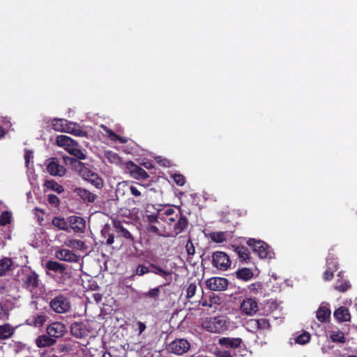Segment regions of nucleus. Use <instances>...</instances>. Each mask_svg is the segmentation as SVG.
Returning a JSON list of instances; mask_svg holds the SVG:
<instances>
[{
    "instance_id": "35",
    "label": "nucleus",
    "mask_w": 357,
    "mask_h": 357,
    "mask_svg": "<svg viewBox=\"0 0 357 357\" xmlns=\"http://www.w3.org/2000/svg\"><path fill=\"white\" fill-rule=\"evenodd\" d=\"M228 234L224 231H215L210 234L211 240L215 243H222L227 238Z\"/></svg>"
},
{
    "instance_id": "19",
    "label": "nucleus",
    "mask_w": 357,
    "mask_h": 357,
    "mask_svg": "<svg viewBox=\"0 0 357 357\" xmlns=\"http://www.w3.org/2000/svg\"><path fill=\"white\" fill-rule=\"evenodd\" d=\"M15 268V262L8 257L0 259V276H5L11 273Z\"/></svg>"
},
{
    "instance_id": "47",
    "label": "nucleus",
    "mask_w": 357,
    "mask_h": 357,
    "mask_svg": "<svg viewBox=\"0 0 357 357\" xmlns=\"http://www.w3.org/2000/svg\"><path fill=\"white\" fill-rule=\"evenodd\" d=\"M174 181L180 186H183L185 183V177L180 174H174L172 175Z\"/></svg>"
},
{
    "instance_id": "44",
    "label": "nucleus",
    "mask_w": 357,
    "mask_h": 357,
    "mask_svg": "<svg viewBox=\"0 0 357 357\" xmlns=\"http://www.w3.org/2000/svg\"><path fill=\"white\" fill-rule=\"evenodd\" d=\"M257 328L261 330L269 329L271 327V324L266 319L262 318L255 321Z\"/></svg>"
},
{
    "instance_id": "38",
    "label": "nucleus",
    "mask_w": 357,
    "mask_h": 357,
    "mask_svg": "<svg viewBox=\"0 0 357 357\" xmlns=\"http://www.w3.org/2000/svg\"><path fill=\"white\" fill-rule=\"evenodd\" d=\"M114 227L116 228V232L121 234L122 236L127 239L132 240V236L131 234L126 229L124 228L120 222H114Z\"/></svg>"
},
{
    "instance_id": "52",
    "label": "nucleus",
    "mask_w": 357,
    "mask_h": 357,
    "mask_svg": "<svg viewBox=\"0 0 357 357\" xmlns=\"http://www.w3.org/2000/svg\"><path fill=\"white\" fill-rule=\"evenodd\" d=\"M185 249L188 255H194L195 252V247L190 241H188L185 245Z\"/></svg>"
},
{
    "instance_id": "34",
    "label": "nucleus",
    "mask_w": 357,
    "mask_h": 357,
    "mask_svg": "<svg viewBox=\"0 0 357 357\" xmlns=\"http://www.w3.org/2000/svg\"><path fill=\"white\" fill-rule=\"evenodd\" d=\"M102 128L105 130L108 135V137L114 142L119 141L122 144H125L128 142V138L121 137L115 134L112 130L108 129L106 126H102Z\"/></svg>"
},
{
    "instance_id": "16",
    "label": "nucleus",
    "mask_w": 357,
    "mask_h": 357,
    "mask_svg": "<svg viewBox=\"0 0 357 357\" xmlns=\"http://www.w3.org/2000/svg\"><path fill=\"white\" fill-rule=\"evenodd\" d=\"M47 334L53 338L61 337L66 332V326L61 322H54L47 328Z\"/></svg>"
},
{
    "instance_id": "29",
    "label": "nucleus",
    "mask_w": 357,
    "mask_h": 357,
    "mask_svg": "<svg viewBox=\"0 0 357 357\" xmlns=\"http://www.w3.org/2000/svg\"><path fill=\"white\" fill-rule=\"evenodd\" d=\"M237 278L244 281H248L253 278L252 271L248 268H242L236 272Z\"/></svg>"
},
{
    "instance_id": "10",
    "label": "nucleus",
    "mask_w": 357,
    "mask_h": 357,
    "mask_svg": "<svg viewBox=\"0 0 357 357\" xmlns=\"http://www.w3.org/2000/svg\"><path fill=\"white\" fill-rule=\"evenodd\" d=\"M164 221L169 225H171L175 221H177V222L174 225V233L175 235H177L183 231L188 225V220L186 218L181 215L178 216V214L166 217L164 218Z\"/></svg>"
},
{
    "instance_id": "62",
    "label": "nucleus",
    "mask_w": 357,
    "mask_h": 357,
    "mask_svg": "<svg viewBox=\"0 0 357 357\" xmlns=\"http://www.w3.org/2000/svg\"><path fill=\"white\" fill-rule=\"evenodd\" d=\"M102 357H112V356L109 352H104Z\"/></svg>"
},
{
    "instance_id": "2",
    "label": "nucleus",
    "mask_w": 357,
    "mask_h": 357,
    "mask_svg": "<svg viewBox=\"0 0 357 357\" xmlns=\"http://www.w3.org/2000/svg\"><path fill=\"white\" fill-rule=\"evenodd\" d=\"M45 268L47 274L54 278L59 283H65L70 277L66 266L57 261H48L45 264Z\"/></svg>"
},
{
    "instance_id": "11",
    "label": "nucleus",
    "mask_w": 357,
    "mask_h": 357,
    "mask_svg": "<svg viewBox=\"0 0 357 357\" xmlns=\"http://www.w3.org/2000/svg\"><path fill=\"white\" fill-rule=\"evenodd\" d=\"M213 264L220 270L226 271L229 268L231 261L225 252L217 251L213 254Z\"/></svg>"
},
{
    "instance_id": "41",
    "label": "nucleus",
    "mask_w": 357,
    "mask_h": 357,
    "mask_svg": "<svg viewBox=\"0 0 357 357\" xmlns=\"http://www.w3.org/2000/svg\"><path fill=\"white\" fill-rule=\"evenodd\" d=\"M151 266L153 268V270H151V272H152L156 275H160L162 278H165L167 276L171 275V272L165 271L158 266H156L155 264H151Z\"/></svg>"
},
{
    "instance_id": "46",
    "label": "nucleus",
    "mask_w": 357,
    "mask_h": 357,
    "mask_svg": "<svg viewBox=\"0 0 357 357\" xmlns=\"http://www.w3.org/2000/svg\"><path fill=\"white\" fill-rule=\"evenodd\" d=\"M11 213L8 211L3 212L0 216V225H6L10 222Z\"/></svg>"
},
{
    "instance_id": "53",
    "label": "nucleus",
    "mask_w": 357,
    "mask_h": 357,
    "mask_svg": "<svg viewBox=\"0 0 357 357\" xmlns=\"http://www.w3.org/2000/svg\"><path fill=\"white\" fill-rule=\"evenodd\" d=\"M24 159L26 166L29 167V163L30 162L31 160L33 159V152L31 151H26L24 154Z\"/></svg>"
},
{
    "instance_id": "40",
    "label": "nucleus",
    "mask_w": 357,
    "mask_h": 357,
    "mask_svg": "<svg viewBox=\"0 0 357 357\" xmlns=\"http://www.w3.org/2000/svg\"><path fill=\"white\" fill-rule=\"evenodd\" d=\"M351 285L348 280H338L335 286V289L339 291L344 292L350 288Z\"/></svg>"
},
{
    "instance_id": "42",
    "label": "nucleus",
    "mask_w": 357,
    "mask_h": 357,
    "mask_svg": "<svg viewBox=\"0 0 357 357\" xmlns=\"http://www.w3.org/2000/svg\"><path fill=\"white\" fill-rule=\"evenodd\" d=\"M248 289L252 294L257 295L262 293L263 287L260 282H255L248 286Z\"/></svg>"
},
{
    "instance_id": "28",
    "label": "nucleus",
    "mask_w": 357,
    "mask_h": 357,
    "mask_svg": "<svg viewBox=\"0 0 357 357\" xmlns=\"http://www.w3.org/2000/svg\"><path fill=\"white\" fill-rule=\"evenodd\" d=\"M105 160L109 163L114 164L116 165H119L122 163L121 158L119 155L112 151H106L104 153Z\"/></svg>"
},
{
    "instance_id": "59",
    "label": "nucleus",
    "mask_w": 357,
    "mask_h": 357,
    "mask_svg": "<svg viewBox=\"0 0 357 357\" xmlns=\"http://www.w3.org/2000/svg\"><path fill=\"white\" fill-rule=\"evenodd\" d=\"M93 298L97 303H98L99 301H101L102 296L100 294H94Z\"/></svg>"
},
{
    "instance_id": "24",
    "label": "nucleus",
    "mask_w": 357,
    "mask_h": 357,
    "mask_svg": "<svg viewBox=\"0 0 357 357\" xmlns=\"http://www.w3.org/2000/svg\"><path fill=\"white\" fill-rule=\"evenodd\" d=\"M333 315L339 322L349 321L351 315L349 310L345 307H340L334 311Z\"/></svg>"
},
{
    "instance_id": "31",
    "label": "nucleus",
    "mask_w": 357,
    "mask_h": 357,
    "mask_svg": "<svg viewBox=\"0 0 357 357\" xmlns=\"http://www.w3.org/2000/svg\"><path fill=\"white\" fill-rule=\"evenodd\" d=\"M52 225L61 230L67 231L68 229V222L63 218L54 217L52 219Z\"/></svg>"
},
{
    "instance_id": "26",
    "label": "nucleus",
    "mask_w": 357,
    "mask_h": 357,
    "mask_svg": "<svg viewBox=\"0 0 357 357\" xmlns=\"http://www.w3.org/2000/svg\"><path fill=\"white\" fill-rule=\"evenodd\" d=\"M75 192L79 196L84 202H93L96 198V195L89 190L84 188H77Z\"/></svg>"
},
{
    "instance_id": "45",
    "label": "nucleus",
    "mask_w": 357,
    "mask_h": 357,
    "mask_svg": "<svg viewBox=\"0 0 357 357\" xmlns=\"http://www.w3.org/2000/svg\"><path fill=\"white\" fill-rule=\"evenodd\" d=\"M197 291V285L195 283H191L188 285L186 289V298L188 299L192 298L196 293Z\"/></svg>"
},
{
    "instance_id": "33",
    "label": "nucleus",
    "mask_w": 357,
    "mask_h": 357,
    "mask_svg": "<svg viewBox=\"0 0 357 357\" xmlns=\"http://www.w3.org/2000/svg\"><path fill=\"white\" fill-rule=\"evenodd\" d=\"M45 186L50 190H52L59 194L63 192L64 189L62 185L56 183L54 180H47L45 183Z\"/></svg>"
},
{
    "instance_id": "58",
    "label": "nucleus",
    "mask_w": 357,
    "mask_h": 357,
    "mask_svg": "<svg viewBox=\"0 0 357 357\" xmlns=\"http://www.w3.org/2000/svg\"><path fill=\"white\" fill-rule=\"evenodd\" d=\"M114 241V238L113 235H109L107 238L106 243L107 245H112Z\"/></svg>"
},
{
    "instance_id": "30",
    "label": "nucleus",
    "mask_w": 357,
    "mask_h": 357,
    "mask_svg": "<svg viewBox=\"0 0 357 357\" xmlns=\"http://www.w3.org/2000/svg\"><path fill=\"white\" fill-rule=\"evenodd\" d=\"M64 245L67 247L71 248L73 249H77L82 250L84 248V243L83 241L77 239H66L64 241Z\"/></svg>"
},
{
    "instance_id": "32",
    "label": "nucleus",
    "mask_w": 357,
    "mask_h": 357,
    "mask_svg": "<svg viewBox=\"0 0 357 357\" xmlns=\"http://www.w3.org/2000/svg\"><path fill=\"white\" fill-rule=\"evenodd\" d=\"M47 317L43 314H38L33 315L31 319H29L30 324L35 327H40L46 321Z\"/></svg>"
},
{
    "instance_id": "54",
    "label": "nucleus",
    "mask_w": 357,
    "mask_h": 357,
    "mask_svg": "<svg viewBox=\"0 0 357 357\" xmlns=\"http://www.w3.org/2000/svg\"><path fill=\"white\" fill-rule=\"evenodd\" d=\"M128 188H129V189L130 190L131 194L133 196L137 197H139L141 195L140 190L136 186L130 185Z\"/></svg>"
},
{
    "instance_id": "61",
    "label": "nucleus",
    "mask_w": 357,
    "mask_h": 357,
    "mask_svg": "<svg viewBox=\"0 0 357 357\" xmlns=\"http://www.w3.org/2000/svg\"><path fill=\"white\" fill-rule=\"evenodd\" d=\"M150 230L155 233H158V229L155 226H151Z\"/></svg>"
},
{
    "instance_id": "17",
    "label": "nucleus",
    "mask_w": 357,
    "mask_h": 357,
    "mask_svg": "<svg viewBox=\"0 0 357 357\" xmlns=\"http://www.w3.org/2000/svg\"><path fill=\"white\" fill-rule=\"evenodd\" d=\"M68 222L73 231L77 233H82L86 227L85 220L80 216H70L68 218Z\"/></svg>"
},
{
    "instance_id": "3",
    "label": "nucleus",
    "mask_w": 357,
    "mask_h": 357,
    "mask_svg": "<svg viewBox=\"0 0 357 357\" xmlns=\"http://www.w3.org/2000/svg\"><path fill=\"white\" fill-rule=\"evenodd\" d=\"M23 287L27 289L32 296L38 297L44 293V286L39 281L38 275L34 272L25 274L22 279Z\"/></svg>"
},
{
    "instance_id": "6",
    "label": "nucleus",
    "mask_w": 357,
    "mask_h": 357,
    "mask_svg": "<svg viewBox=\"0 0 357 357\" xmlns=\"http://www.w3.org/2000/svg\"><path fill=\"white\" fill-rule=\"evenodd\" d=\"M238 310L243 316L253 317L259 310L258 301L255 298L245 297L240 300Z\"/></svg>"
},
{
    "instance_id": "14",
    "label": "nucleus",
    "mask_w": 357,
    "mask_h": 357,
    "mask_svg": "<svg viewBox=\"0 0 357 357\" xmlns=\"http://www.w3.org/2000/svg\"><path fill=\"white\" fill-rule=\"evenodd\" d=\"M78 165L80 167L79 172L85 180L90 181L97 188H100L102 186V181L97 176V174L86 169H82L83 164L82 162H78Z\"/></svg>"
},
{
    "instance_id": "1",
    "label": "nucleus",
    "mask_w": 357,
    "mask_h": 357,
    "mask_svg": "<svg viewBox=\"0 0 357 357\" xmlns=\"http://www.w3.org/2000/svg\"><path fill=\"white\" fill-rule=\"evenodd\" d=\"M52 128L58 132H68L78 137H84L86 132L75 123L68 121L63 119H56L52 122Z\"/></svg>"
},
{
    "instance_id": "12",
    "label": "nucleus",
    "mask_w": 357,
    "mask_h": 357,
    "mask_svg": "<svg viewBox=\"0 0 357 357\" xmlns=\"http://www.w3.org/2000/svg\"><path fill=\"white\" fill-rule=\"evenodd\" d=\"M19 297V296L16 295H8L3 298V305L0 303V320L5 321L8 318L9 308H11L14 305L15 301H16Z\"/></svg>"
},
{
    "instance_id": "51",
    "label": "nucleus",
    "mask_w": 357,
    "mask_h": 357,
    "mask_svg": "<svg viewBox=\"0 0 357 357\" xmlns=\"http://www.w3.org/2000/svg\"><path fill=\"white\" fill-rule=\"evenodd\" d=\"M48 202L50 204L56 206L59 205L60 200L56 195L51 194L48 195Z\"/></svg>"
},
{
    "instance_id": "60",
    "label": "nucleus",
    "mask_w": 357,
    "mask_h": 357,
    "mask_svg": "<svg viewBox=\"0 0 357 357\" xmlns=\"http://www.w3.org/2000/svg\"><path fill=\"white\" fill-rule=\"evenodd\" d=\"M5 135H6L5 130L0 126V137L1 138L5 136Z\"/></svg>"
},
{
    "instance_id": "25",
    "label": "nucleus",
    "mask_w": 357,
    "mask_h": 357,
    "mask_svg": "<svg viewBox=\"0 0 357 357\" xmlns=\"http://www.w3.org/2000/svg\"><path fill=\"white\" fill-rule=\"evenodd\" d=\"M55 342H56L55 339H54L49 335H40L36 340V344L37 347L39 348H43V347L52 346Z\"/></svg>"
},
{
    "instance_id": "56",
    "label": "nucleus",
    "mask_w": 357,
    "mask_h": 357,
    "mask_svg": "<svg viewBox=\"0 0 357 357\" xmlns=\"http://www.w3.org/2000/svg\"><path fill=\"white\" fill-rule=\"evenodd\" d=\"M199 305L203 307H212V306H213L212 301H207L205 300H202V301H199Z\"/></svg>"
},
{
    "instance_id": "37",
    "label": "nucleus",
    "mask_w": 357,
    "mask_h": 357,
    "mask_svg": "<svg viewBox=\"0 0 357 357\" xmlns=\"http://www.w3.org/2000/svg\"><path fill=\"white\" fill-rule=\"evenodd\" d=\"M13 333V330L11 326L8 324H4L0 326V338L7 339L11 336Z\"/></svg>"
},
{
    "instance_id": "22",
    "label": "nucleus",
    "mask_w": 357,
    "mask_h": 357,
    "mask_svg": "<svg viewBox=\"0 0 357 357\" xmlns=\"http://www.w3.org/2000/svg\"><path fill=\"white\" fill-rule=\"evenodd\" d=\"M327 270L323 274V278L329 281L333 278V273L337 269V264L333 257H328L326 259Z\"/></svg>"
},
{
    "instance_id": "4",
    "label": "nucleus",
    "mask_w": 357,
    "mask_h": 357,
    "mask_svg": "<svg viewBox=\"0 0 357 357\" xmlns=\"http://www.w3.org/2000/svg\"><path fill=\"white\" fill-rule=\"evenodd\" d=\"M56 144L59 146L63 147L70 154L74 155L79 160L86 158L84 151L79 149L77 143L66 135H59L56 139Z\"/></svg>"
},
{
    "instance_id": "7",
    "label": "nucleus",
    "mask_w": 357,
    "mask_h": 357,
    "mask_svg": "<svg viewBox=\"0 0 357 357\" xmlns=\"http://www.w3.org/2000/svg\"><path fill=\"white\" fill-rule=\"evenodd\" d=\"M50 305L51 308L56 313H65L70 308L69 299L61 294L52 298Z\"/></svg>"
},
{
    "instance_id": "55",
    "label": "nucleus",
    "mask_w": 357,
    "mask_h": 357,
    "mask_svg": "<svg viewBox=\"0 0 357 357\" xmlns=\"http://www.w3.org/2000/svg\"><path fill=\"white\" fill-rule=\"evenodd\" d=\"M160 215H165L166 217L172 216L174 215V210L172 208H167L165 209Z\"/></svg>"
},
{
    "instance_id": "9",
    "label": "nucleus",
    "mask_w": 357,
    "mask_h": 357,
    "mask_svg": "<svg viewBox=\"0 0 357 357\" xmlns=\"http://www.w3.org/2000/svg\"><path fill=\"white\" fill-rule=\"evenodd\" d=\"M202 326L211 333H220L224 329L225 322L220 317H210L204 321Z\"/></svg>"
},
{
    "instance_id": "23",
    "label": "nucleus",
    "mask_w": 357,
    "mask_h": 357,
    "mask_svg": "<svg viewBox=\"0 0 357 357\" xmlns=\"http://www.w3.org/2000/svg\"><path fill=\"white\" fill-rule=\"evenodd\" d=\"M242 342L243 340L240 337H222L218 341L220 345L231 349L239 347Z\"/></svg>"
},
{
    "instance_id": "8",
    "label": "nucleus",
    "mask_w": 357,
    "mask_h": 357,
    "mask_svg": "<svg viewBox=\"0 0 357 357\" xmlns=\"http://www.w3.org/2000/svg\"><path fill=\"white\" fill-rule=\"evenodd\" d=\"M190 347V344L185 339H176L167 346V350L170 354L179 356L186 353Z\"/></svg>"
},
{
    "instance_id": "48",
    "label": "nucleus",
    "mask_w": 357,
    "mask_h": 357,
    "mask_svg": "<svg viewBox=\"0 0 357 357\" xmlns=\"http://www.w3.org/2000/svg\"><path fill=\"white\" fill-rule=\"evenodd\" d=\"M160 292V287H155L149 290L144 296L146 298H157L159 296Z\"/></svg>"
},
{
    "instance_id": "5",
    "label": "nucleus",
    "mask_w": 357,
    "mask_h": 357,
    "mask_svg": "<svg viewBox=\"0 0 357 357\" xmlns=\"http://www.w3.org/2000/svg\"><path fill=\"white\" fill-rule=\"evenodd\" d=\"M247 243L252 248L253 251L261 259H272L274 257V253L268 245L261 241H257L255 238H250Z\"/></svg>"
},
{
    "instance_id": "64",
    "label": "nucleus",
    "mask_w": 357,
    "mask_h": 357,
    "mask_svg": "<svg viewBox=\"0 0 357 357\" xmlns=\"http://www.w3.org/2000/svg\"><path fill=\"white\" fill-rule=\"evenodd\" d=\"M355 305L357 307V299L356 300Z\"/></svg>"
},
{
    "instance_id": "49",
    "label": "nucleus",
    "mask_w": 357,
    "mask_h": 357,
    "mask_svg": "<svg viewBox=\"0 0 357 357\" xmlns=\"http://www.w3.org/2000/svg\"><path fill=\"white\" fill-rule=\"evenodd\" d=\"M149 272H151V271L149 267H147L144 265L140 264L136 268L135 275L142 276V275L146 274Z\"/></svg>"
},
{
    "instance_id": "20",
    "label": "nucleus",
    "mask_w": 357,
    "mask_h": 357,
    "mask_svg": "<svg viewBox=\"0 0 357 357\" xmlns=\"http://www.w3.org/2000/svg\"><path fill=\"white\" fill-rule=\"evenodd\" d=\"M331 314L329 304L324 302L316 311V317L320 322L324 323L329 320Z\"/></svg>"
},
{
    "instance_id": "15",
    "label": "nucleus",
    "mask_w": 357,
    "mask_h": 357,
    "mask_svg": "<svg viewBox=\"0 0 357 357\" xmlns=\"http://www.w3.org/2000/svg\"><path fill=\"white\" fill-rule=\"evenodd\" d=\"M47 169L51 175L54 176H63L66 174L65 167L56 158H51L48 160Z\"/></svg>"
},
{
    "instance_id": "50",
    "label": "nucleus",
    "mask_w": 357,
    "mask_h": 357,
    "mask_svg": "<svg viewBox=\"0 0 357 357\" xmlns=\"http://www.w3.org/2000/svg\"><path fill=\"white\" fill-rule=\"evenodd\" d=\"M135 327V330L138 332L139 335H142L146 328V324L140 321H136Z\"/></svg>"
},
{
    "instance_id": "39",
    "label": "nucleus",
    "mask_w": 357,
    "mask_h": 357,
    "mask_svg": "<svg viewBox=\"0 0 357 357\" xmlns=\"http://www.w3.org/2000/svg\"><path fill=\"white\" fill-rule=\"evenodd\" d=\"M330 337L333 342L343 343L345 342L344 334L343 332L340 331H332Z\"/></svg>"
},
{
    "instance_id": "21",
    "label": "nucleus",
    "mask_w": 357,
    "mask_h": 357,
    "mask_svg": "<svg viewBox=\"0 0 357 357\" xmlns=\"http://www.w3.org/2000/svg\"><path fill=\"white\" fill-rule=\"evenodd\" d=\"M55 256L59 260L68 262H77L79 260V257L73 252L67 249L57 250Z\"/></svg>"
},
{
    "instance_id": "27",
    "label": "nucleus",
    "mask_w": 357,
    "mask_h": 357,
    "mask_svg": "<svg viewBox=\"0 0 357 357\" xmlns=\"http://www.w3.org/2000/svg\"><path fill=\"white\" fill-rule=\"evenodd\" d=\"M231 248L241 261H247L250 259V252L247 248L236 245H231Z\"/></svg>"
},
{
    "instance_id": "63",
    "label": "nucleus",
    "mask_w": 357,
    "mask_h": 357,
    "mask_svg": "<svg viewBox=\"0 0 357 357\" xmlns=\"http://www.w3.org/2000/svg\"><path fill=\"white\" fill-rule=\"evenodd\" d=\"M272 278H273L275 280H277V275L275 273L272 274Z\"/></svg>"
},
{
    "instance_id": "36",
    "label": "nucleus",
    "mask_w": 357,
    "mask_h": 357,
    "mask_svg": "<svg viewBox=\"0 0 357 357\" xmlns=\"http://www.w3.org/2000/svg\"><path fill=\"white\" fill-rule=\"evenodd\" d=\"M311 335L308 332L304 331L295 337V343L304 345L310 340Z\"/></svg>"
},
{
    "instance_id": "18",
    "label": "nucleus",
    "mask_w": 357,
    "mask_h": 357,
    "mask_svg": "<svg viewBox=\"0 0 357 357\" xmlns=\"http://www.w3.org/2000/svg\"><path fill=\"white\" fill-rule=\"evenodd\" d=\"M70 332L74 337L82 338L88 335L89 331L84 323L75 322L71 325Z\"/></svg>"
},
{
    "instance_id": "57",
    "label": "nucleus",
    "mask_w": 357,
    "mask_h": 357,
    "mask_svg": "<svg viewBox=\"0 0 357 357\" xmlns=\"http://www.w3.org/2000/svg\"><path fill=\"white\" fill-rule=\"evenodd\" d=\"M218 357H231V354L228 351H219L218 353Z\"/></svg>"
},
{
    "instance_id": "43",
    "label": "nucleus",
    "mask_w": 357,
    "mask_h": 357,
    "mask_svg": "<svg viewBox=\"0 0 357 357\" xmlns=\"http://www.w3.org/2000/svg\"><path fill=\"white\" fill-rule=\"evenodd\" d=\"M132 172L135 174L136 178H146L149 176L147 172L142 168L135 165Z\"/></svg>"
},
{
    "instance_id": "13",
    "label": "nucleus",
    "mask_w": 357,
    "mask_h": 357,
    "mask_svg": "<svg viewBox=\"0 0 357 357\" xmlns=\"http://www.w3.org/2000/svg\"><path fill=\"white\" fill-rule=\"evenodd\" d=\"M206 284L212 291H224L227 288L228 280L225 278L213 277L208 279Z\"/></svg>"
}]
</instances>
